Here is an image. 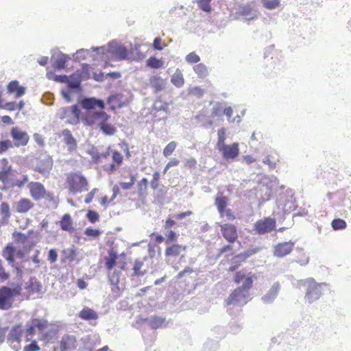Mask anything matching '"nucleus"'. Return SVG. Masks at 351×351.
<instances>
[{"instance_id":"obj_1","label":"nucleus","mask_w":351,"mask_h":351,"mask_svg":"<svg viewBox=\"0 0 351 351\" xmlns=\"http://www.w3.org/2000/svg\"><path fill=\"white\" fill-rule=\"evenodd\" d=\"M81 104L88 110L82 117L84 125L99 128L104 121L110 120V116L103 111L105 104L102 100L94 97L85 98Z\"/></svg>"},{"instance_id":"obj_2","label":"nucleus","mask_w":351,"mask_h":351,"mask_svg":"<svg viewBox=\"0 0 351 351\" xmlns=\"http://www.w3.org/2000/svg\"><path fill=\"white\" fill-rule=\"evenodd\" d=\"M87 178L80 171H71L66 175L65 188L73 194L88 191Z\"/></svg>"},{"instance_id":"obj_3","label":"nucleus","mask_w":351,"mask_h":351,"mask_svg":"<svg viewBox=\"0 0 351 351\" xmlns=\"http://www.w3.org/2000/svg\"><path fill=\"white\" fill-rule=\"evenodd\" d=\"M25 255V249H17L13 243L6 244L1 251L2 257L8 262L9 265L17 271L19 270V267L16 259L23 260Z\"/></svg>"},{"instance_id":"obj_4","label":"nucleus","mask_w":351,"mask_h":351,"mask_svg":"<svg viewBox=\"0 0 351 351\" xmlns=\"http://www.w3.org/2000/svg\"><path fill=\"white\" fill-rule=\"evenodd\" d=\"M21 288H10L6 286L0 288V310H8L12 308L14 298L21 295Z\"/></svg>"},{"instance_id":"obj_5","label":"nucleus","mask_w":351,"mask_h":351,"mask_svg":"<svg viewBox=\"0 0 351 351\" xmlns=\"http://www.w3.org/2000/svg\"><path fill=\"white\" fill-rule=\"evenodd\" d=\"M302 285L306 290L305 299L308 303L317 300L322 295V285L315 282L313 278L304 280Z\"/></svg>"},{"instance_id":"obj_6","label":"nucleus","mask_w":351,"mask_h":351,"mask_svg":"<svg viewBox=\"0 0 351 351\" xmlns=\"http://www.w3.org/2000/svg\"><path fill=\"white\" fill-rule=\"evenodd\" d=\"M27 188L32 198L35 201L45 199L48 201L53 200V195L47 191L45 186L39 182H30Z\"/></svg>"},{"instance_id":"obj_7","label":"nucleus","mask_w":351,"mask_h":351,"mask_svg":"<svg viewBox=\"0 0 351 351\" xmlns=\"http://www.w3.org/2000/svg\"><path fill=\"white\" fill-rule=\"evenodd\" d=\"M60 119L71 125H77L80 123L81 110L77 105H73L71 107H64L59 110L58 112Z\"/></svg>"},{"instance_id":"obj_8","label":"nucleus","mask_w":351,"mask_h":351,"mask_svg":"<svg viewBox=\"0 0 351 351\" xmlns=\"http://www.w3.org/2000/svg\"><path fill=\"white\" fill-rule=\"evenodd\" d=\"M186 246L178 243H171L167 245L165 250V256L167 263H171L176 258H178L180 262L184 259V253L186 252Z\"/></svg>"},{"instance_id":"obj_9","label":"nucleus","mask_w":351,"mask_h":351,"mask_svg":"<svg viewBox=\"0 0 351 351\" xmlns=\"http://www.w3.org/2000/svg\"><path fill=\"white\" fill-rule=\"evenodd\" d=\"M276 228V220L271 217H265L258 220L254 225V230L259 234L271 232Z\"/></svg>"},{"instance_id":"obj_10","label":"nucleus","mask_w":351,"mask_h":351,"mask_svg":"<svg viewBox=\"0 0 351 351\" xmlns=\"http://www.w3.org/2000/svg\"><path fill=\"white\" fill-rule=\"evenodd\" d=\"M10 135L13 140L12 143L16 147L25 146L29 140L28 134L17 127L11 129Z\"/></svg>"},{"instance_id":"obj_11","label":"nucleus","mask_w":351,"mask_h":351,"mask_svg":"<svg viewBox=\"0 0 351 351\" xmlns=\"http://www.w3.org/2000/svg\"><path fill=\"white\" fill-rule=\"evenodd\" d=\"M249 292L246 291V289L238 287L228 298L226 304L228 305L245 304Z\"/></svg>"},{"instance_id":"obj_12","label":"nucleus","mask_w":351,"mask_h":351,"mask_svg":"<svg viewBox=\"0 0 351 351\" xmlns=\"http://www.w3.org/2000/svg\"><path fill=\"white\" fill-rule=\"evenodd\" d=\"M220 232L224 239L229 243H234L238 239L237 228L232 223L220 225Z\"/></svg>"},{"instance_id":"obj_13","label":"nucleus","mask_w":351,"mask_h":351,"mask_svg":"<svg viewBox=\"0 0 351 351\" xmlns=\"http://www.w3.org/2000/svg\"><path fill=\"white\" fill-rule=\"evenodd\" d=\"M295 247V241H283L277 243L274 247V255L282 258L291 254Z\"/></svg>"},{"instance_id":"obj_14","label":"nucleus","mask_w":351,"mask_h":351,"mask_svg":"<svg viewBox=\"0 0 351 351\" xmlns=\"http://www.w3.org/2000/svg\"><path fill=\"white\" fill-rule=\"evenodd\" d=\"M222 156L226 160H234L239 154V144L234 143L231 145H223L218 148Z\"/></svg>"},{"instance_id":"obj_15","label":"nucleus","mask_w":351,"mask_h":351,"mask_svg":"<svg viewBox=\"0 0 351 351\" xmlns=\"http://www.w3.org/2000/svg\"><path fill=\"white\" fill-rule=\"evenodd\" d=\"M53 165L52 158L49 156H45L38 160L34 170L42 175L47 176L52 169Z\"/></svg>"},{"instance_id":"obj_16","label":"nucleus","mask_w":351,"mask_h":351,"mask_svg":"<svg viewBox=\"0 0 351 351\" xmlns=\"http://www.w3.org/2000/svg\"><path fill=\"white\" fill-rule=\"evenodd\" d=\"M110 51L114 59L121 60L128 57V50L123 45H119L117 43H111L110 44Z\"/></svg>"},{"instance_id":"obj_17","label":"nucleus","mask_w":351,"mask_h":351,"mask_svg":"<svg viewBox=\"0 0 351 351\" xmlns=\"http://www.w3.org/2000/svg\"><path fill=\"white\" fill-rule=\"evenodd\" d=\"M34 207V202L26 197L21 198L14 204L15 210L18 213H26L33 209Z\"/></svg>"},{"instance_id":"obj_18","label":"nucleus","mask_w":351,"mask_h":351,"mask_svg":"<svg viewBox=\"0 0 351 351\" xmlns=\"http://www.w3.org/2000/svg\"><path fill=\"white\" fill-rule=\"evenodd\" d=\"M60 136L63 137V141L68 147V150L69 152H73L77 148V141L75 138L73 136L71 131L68 129H65L62 131L61 134L59 135Z\"/></svg>"},{"instance_id":"obj_19","label":"nucleus","mask_w":351,"mask_h":351,"mask_svg":"<svg viewBox=\"0 0 351 351\" xmlns=\"http://www.w3.org/2000/svg\"><path fill=\"white\" fill-rule=\"evenodd\" d=\"M75 338L72 335H64L60 341V351H66L75 347Z\"/></svg>"},{"instance_id":"obj_20","label":"nucleus","mask_w":351,"mask_h":351,"mask_svg":"<svg viewBox=\"0 0 351 351\" xmlns=\"http://www.w3.org/2000/svg\"><path fill=\"white\" fill-rule=\"evenodd\" d=\"M3 165V169L0 171V182L6 184L9 182V177L12 171V166L9 165V162L6 158L1 160Z\"/></svg>"},{"instance_id":"obj_21","label":"nucleus","mask_w":351,"mask_h":351,"mask_svg":"<svg viewBox=\"0 0 351 351\" xmlns=\"http://www.w3.org/2000/svg\"><path fill=\"white\" fill-rule=\"evenodd\" d=\"M9 93H15L16 97H20L25 93V88L19 85L16 80L11 81L7 87Z\"/></svg>"},{"instance_id":"obj_22","label":"nucleus","mask_w":351,"mask_h":351,"mask_svg":"<svg viewBox=\"0 0 351 351\" xmlns=\"http://www.w3.org/2000/svg\"><path fill=\"white\" fill-rule=\"evenodd\" d=\"M112 162L108 167V171L110 173L114 172L123 162V157L122 154L117 150L112 151Z\"/></svg>"},{"instance_id":"obj_23","label":"nucleus","mask_w":351,"mask_h":351,"mask_svg":"<svg viewBox=\"0 0 351 351\" xmlns=\"http://www.w3.org/2000/svg\"><path fill=\"white\" fill-rule=\"evenodd\" d=\"M228 197L223 195L222 193H218L215 199V204L217 206V210L219 214H222L224 212V209L228 204Z\"/></svg>"},{"instance_id":"obj_24","label":"nucleus","mask_w":351,"mask_h":351,"mask_svg":"<svg viewBox=\"0 0 351 351\" xmlns=\"http://www.w3.org/2000/svg\"><path fill=\"white\" fill-rule=\"evenodd\" d=\"M79 317L83 320L90 321L98 319V314L93 309L88 307H84L79 313Z\"/></svg>"},{"instance_id":"obj_25","label":"nucleus","mask_w":351,"mask_h":351,"mask_svg":"<svg viewBox=\"0 0 351 351\" xmlns=\"http://www.w3.org/2000/svg\"><path fill=\"white\" fill-rule=\"evenodd\" d=\"M149 82L155 93L160 92L165 88V82L160 76L153 75L150 77Z\"/></svg>"},{"instance_id":"obj_26","label":"nucleus","mask_w":351,"mask_h":351,"mask_svg":"<svg viewBox=\"0 0 351 351\" xmlns=\"http://www.w3.org/2000/svg\"><path fill=\"white\" fill-rule=\"evenodd\" d=\"M60 226L62 230L72 232L73 230V220L69 214H64L60 221Z\"/></svg>"},{"instance_id":"obj_27","label":"nucleus","mask_w":351,"mask_h":351,"mask_svg":"<svg viewBox=\"0 0 351 351\" xmlns=\"http://www.w3.org/2000/svg\"><path fill=\"white\" fill-rule=\"evenodd\" d=\"M118 255L113 250H110L108 253V256L104 258L105 266L108 271H111L115 266Z\"/></svg>"},{"instance_id":"obj_28","label":"nucleus","mask_w":351,"mask_h":351,"mask_svg":"<svg viewBox=\"0 0 351 351\" xmlns=\"http://www.w3.org/2000/svg\"><path fill=\"white\" fill-rule=\"evenodd\" d=\"M144 262L140 259H136L134 262L133 274L134 276H142L146 273V269H143Z\"/></svg>"},{"instance_id":"obj_29","label":"nucleus","mask_w":351,"mask_h":351,"mask_svg":"<svg viewBox=\"0 0 351 351\" xmlns=\"http://www.w3.org/2000/svg\"><path fill=\"white\" fill-rule=\"evenodd\" d=\"M108 103L110 105V109L114 110L123 106L121 97L120 95H113L108 97Z\"/></svg>"},{"instance_id":"obj_30","label":"nucleus","mask_w":351,"mask_h":351,"mask_svg":"<svg viewBox=\"0 0 351 351\" xmlns=\"http://www.w3.org/2000/svg\"><path fill=\"white\" fill-rule=\"evenodd\" d=\"M32 232L33 230H29L28 232V235H26L22 232H14L12 234V237L16 244L24 245L27 242L29 235Z\"/></svg>"},{"instance_id":"obj_31","label":"nucleus","mask_w":351,"mask_h":351,"mask_svg":"<svg viewBox=\"0 0 351 351\" xmlns=\"http://www.w3.org/2000/svg\"><path fill=\"white\" fill-rule=\"evenodd\" d=\"M171 83L176 87H182L184 84V80L182 71L177 69L173 74L171 79Z\"/></svg>"},{"instance_id":"obj_32","label":"nucleus","mask_w":351,"mask_h":351,"mask_svg":"<svg viewBox=\"0 0 351 351\" xmlns=\"http://www.w3.org/2000/svg\"><path fill=\"white\" fill-rule=\"evenodd\" d=\"M99 128L104 134L109 136L114 134L117 131L116 128L109 121H104Z\"/></svg>"},{"instance_id":"obj_33","label":"nucleus","mask_w":351,"mask_h":351,"mask_svg":"<svg viewBox=\"0 0 351 351\" xmlns=\"http://www.w3.org/2000/svg\"><path fill=\"white\" fill-rule=\"evenodd\" d=\"M280 289L279 283H275L271 289L269 290L267 293L265 295L264 300L266 302H270L273 300L278 295Z\"/></svg>"},{"instance_id":"obj_34","label":"nucleus","mask_w":351,"mask_h":351,"mask_svg":"<svg viewBox=\"0 0 351 351\" xmlns=\"http://www.w3.org/2000/svg\"><path fill=\"white\" fill-rule=\"evenodd\" d=\"M193 71L200 78H204L208 74L207 67L202 63L195 65L193 66Z\"/></svg>"},{"instance_id":"obj_35","label":"nucleus","mask_w":351,"mask_h":351,"mask_svg":"<svg viewBox=\"0 0 351 351\" xmlns=\"http://www.w3.org/2000/svg\"><path fill=\"white\" fill-rule=\"evenodd\" d=\"M165 324V319L161 317L154 316L149 320V326L154 329L162 327Z\"/></svg>"},{"instance_id":"obj_36","label":"nucleus","mask_w":351,"mask_h":351,"mask_svg":"<svg viewBox=\"0 0 351 351\" xmlns=\"http://www.w3.org/2000/svg\"><path fill=\"white\" fill-rule=\"evenodd\" d=\"M147 66L152 69H159L163 66V62L156 57H149L147 62Z\"/></svg>"},{"instance_id":"obj_37","label":"nucleus","mask_w":351,"mask_h":351,"mask_svg":"<svg viewBox=\"0 0 351 351\" xmlns=\"http://www.w3.org/2000/svg\"><path fill=\"white\" fill-rule=\"evenodd\" d=\"M68 60V57L64 54L58 55L55 62L53 64V66L57 69H62L65 67L66 62Z\"/></svg>"},{"instance_id":"obj_38","label":"nucleus","mask_w":351,"mask_h":351,"mask_svg":"<svg viewBox=\"0 0 351 351\" xmlns=\"http://www.w3.org/2000/svg\"><path fill=\"white\" fill-rule=\"evenodd\" d=\"M253 278H256L255 275L252 272L248 273L247 277L244 280L242 286L240 288L245 289H246V291L249 292V290L253 286Z\"/></svg>"},{"instance_id":"obj_39","label":"nucleus","mask_w":351,"mask_h":351,"mask_svg":"<svg viewBox=\"0 0 351 351\" xmlns=\"http://www.w3.org/2000/svg\"><path fill=\"white\" fill-rule=\"evenodd\" d=\"M36 333V328L33 325V324L31 322L29 324L26 325V330L25 332V341H30L32 339V337L34 336Z\"/></svg>"},{"instance_id":"obj_40","label":"nucleus","mask_w":351,"mask_h":351,"mask_svg":"<svg viewBox=\"0 0 351 351\" xmlns=\"http://www.w3.org/2000/svg\"><path fill=\"white\" fill-rule=\"evenodd\" d=\"M32 323L34 326L36 328H37L40 331H43L48 326V322L47 320L40 319H32L31 320Z\"/></svg>"},{"instance_id":"obj_41","label":"nucleus","mask_w":351,"mask_h":351,"mask_svg":"<svg viewBox=\"0 0 351 351\" xmlns=\"http://www.w3.org/2000/svg\"><path fill=\"white\" fill-rule=\"evenodd\" d=\"M263 6L268 10H274L279 7L280 0H261Z\"/></svg>"},{"instance_id":"obj_42","label":"nucleus","mask_w":351,"mask_h":351,"mask_svg":"<svg viewBox=\"0 0 351 351\" xmlns=\"http://www.w3.org/2000/svg\"><path fill=\"white\" fill-rule=\"evenodd\" d=\"M177 147V143L176 141H171L163 149V156L165 157H168L172 154V153L176 150Z\"/></svg>"},{"instance_id":"obj_43","label":"nucleus","mask_w":351,"mask_h":351,"mask_svg":"<svg viewBox=\"0 0 351 351\" xmlns=\"http://www.w3.org/2000/svg\"><path fill=\"white\" fill-rule=\"evenodd\" d=\"M211 0H197V3L199 7V8L207 13L211 12V6H210Z\"/></svg>"},{"instance_id":"obj_44","label":"nucleus","mask_w":351,"mask_h":351,"mask_svg":"<svg viewBox=\"0 0 351 351\" xmlns=\"http://www.w3.org/2000/svg\"><path fill=\"white\" fill-rule=\"evenodd\" d=\"M148 180L144 178L141 179L137 184L139 195H143L147 189Z\"/></svg>"},{"instance_id":"obj_45","label":"nucleus","mask_w":351,"mask_h":351,"mask_svg":"<svg viewBox=\"0 0 351 351\" xmlns=\"http://www.w3.org/2000/svg\"><path fill=\"white\" fill-rule=\"evenodd\" d=\"M0 212L5 219H8L10 217V206L7 202H2L0 206Z\"/></svg>"},{"instance_id":"obj_46","label":"nucleus","mask_w":351,"mask_h":351,"mask_svg":"<svg viewBox=\"0 0 351 351\" xmlns=\"http://www.w3.org/2000/svg\"><path fill=\"white\" fill-rule=\"evenodd\" d=\"M331 225L334 230H342L346 227V221L343 219L339 218L332 220Z\"/></svg>"},{"instance_id":"obj_47","label":"nucleus","mask_w":351,"mask_h":351,"mask_svg":"<svg viewBox=\"0 0 351 351\" xmlns=\"http://www.w3.org/2000/svg\"><path fill=\"white\" fill-rule=\"evenodd\" d=\"M84 234L87 237L98 238L101 235V232L99 229H95L91 227H88L85 229Z\"/></svg>"},{"instance_id":"obj_48","label":"nucleus","mask_w":351,"mask_h":351,"mask_svg":"<svg viewBox=\"0 0 351 351\" xmlns=\"http://www.w3.org/2000/svg\"><path fill=\"white\" fill-rule=\"evenodd\" d=\"M217 136H218V141H217V148H219V147L225 145L226 130L223 128L218 130Z\"/></svg>"},{"instance_id":"obj_49","label":"nucleus","mask_w":351,"mask_h":351,"mask_svg":"<svg viewBox=\"0 0 351 351\" xmlns=\"http://www.w3.org/2000/svg\"><path fill=\"white\" fill-rule=\"evenodd\" d=\"M185 60L189 64H195L200 61V58L195 51H193L186 56Z\"/></svg>"},{"instance_id":"obj_50","label":"nucleus","mask_w":351,"mask_h":351,"mask_svg":"<svg viewBox=\"0 0 351 351\" xmlns=\"http://www.w3.org/2000/svg\"><path fill=\"white\" fill-rule=\"evenodd\" d=\"M130 182H120V186L123 190H128L132 187L134 184L136 178L135 176L132 174L129 175Z\"/></svg>"},{"instance_id":"obj_51","label":"nucleus","mask_w":351,"mask_h":351,"mask_svg":"<svg viewBox=\"0 0 351 351\" xmlns=\"http://www.w3.org/2000/svg\"><path fill=\"white\" fill-rule=\"evenodd\" d=\"M178 239V234L173 230H169L166 234L165 243L167 245H169V243H174L173 242L176 241Z\"/></svg>"},{"instance_id":"obj_52","label":"nucleus","mask_w":351,"mask_h":351,"mask_svg":"<svg viewBox=\"0 0 351 351\" xmlns=\"http://www.w3.org/2000/svg\"><path fill=\"white\" fill-rule=\"evenodd\" d=\"M13 147H14V145L10 140L0 141V154L5 152L8 149Z\"/></svg>"},{"instance_id":"obj_53","label":"nucleus","mask_w":351,"mask_h":351,"mask_svg":"<svg viewBox=\"0 0 351 351\" xmlns=\"http://www.w3.org/2000/svg\"><path fill=\"white\" fill-rule=\"evenodd\" d=\"M22 332L23 330L21 329V326L20 325L15 326L12 330V336L16 341H19L22 335Z\"/></svg>"},{"instance_id":"obj_54","label":"nucleus","mask_w":351,"mask_h":351,"mask_svg":"<svg viewBox=\"0 0 351 351\" xmlns=\"http://www.w3.org/2000/svg\"><path fill=\"white\" fill-rule=\"evenodd\" d=\"M86 217L90 223H94L97 222V221H99V215L95 210H88L86 214Z\"/></svg>"},{"instance_id":"obj_55","label":"nucleus","mask_w":351,"mask_h":351,"mask_svg":"<svg viewBox=\"0 0 351 351\" xmlns=\"http://www.w3.org/2000/svg\"><path fill=\"white\" fill-rule=\"evenodd\" d=\"M221 217H226L228 220L233 221L236 219V217L233 211L230 208L224 209V212L222 214H219Z\"/></svg>"},{"instance_id":"obj_56","label":"nucleus","mask_w":351,"mask_h":351,"mask_svg":"<svg viewBox=\"0 0 351 351\" xmlns=\"http://www.w3.org/2000/svg\"><path fill=\"white\" fill-rule=\"evenodd\" d=\"M224 108L221 105L217 104L213 108L212 116L213 117H221L223 114Z\"/></svg>"},{"instance_id":"obj_57","label":"nucleus","mask_w":351,"mask_h":351,"mask_svg":"<svg viewBox=\"0 0 351 351\" xmlns=\"http://www.w3.org/2000/svg\"><path fill=\"white\" fill-rule=\"evenodd\" d=\"M160 179V174L158 171H156L153 174V179L151 181V186L153 189H156L158 187V182Z\"/></svg>"},{"instance_id":"obj_58","label":"nucleus","mask_w":351,"mask_h":351,"mask_svg":"<svg viewBox=\"0 0 351 351\" xmlns=\"http://www.w3.org/2000/svg\"><path fill=\"white\" fill-rule=\"evenodd\" d=\"M9 278V274L5 271V269L3 265V262L0 259V281H5Z\"/></svg>"},{"instance_id":"obj_59","label":"nucleus","mask_w":351,"mask_h":351,"mask_svg":"<svg viewBox=\"0 0 351 351\" xmlns=\"http://www.w3.org/2000/svg\"><path fill=\"white\" fill-rule=\"evenodd\" d=\"M247 275L245 274V273L243 271H237L234 277V281L239 284L242 280H245Z\"/></svg>"},{"instance_id":"obj_60","label":"nucleus","mask_w":351,"mask_h":351,"mask_svg":"<svg viewBox=\"0 0 351 351\" xmlns=\"http://www.w3.org/2000/svg\"><path fill=\"white\" fill-rule=\"evenodd\" d=\"M40 347L38 346L36 341H34L30 344H28L23 348V351H38Z\"/></svg>"},{"instance_id":"obj_61","label":"nucleus","mask_w":351,"mask_h":351,"mask_svg":"<svg viewBox=\"0 0 351 351\" xmlns=\"http://www.w3.org/2000/svg\"><path fill=\"white\" fill-rule=\"evenodd\" d=\"M98 191V189L96 188L93 189L86 195L84 199V202L86 204H90L95 195V193Z\"/></svg>"},{"instance_id":"obj_62","label":"nucleus","mask_w":351,"mask_h":351,"mask_svg":"<svg viewBox=\"0 0 351 351\" xmlns=\"http://www.w3.org/2000/svg\"><path fill=\"white\" fill-rule=\"evenodd\" d=\"M256 252L255 250H252L250 252H245L243 253H240L237 255L235 258H239L241 261H245L248 257Z\"/></svg>"},{"instance_id":"obj_63","label":"nucleus","mask_w":351,"mask_h":351,"mask_svg":"<svg viewBox=\"0 0 351 351\" xmlns=\"http://www.w3.org/2000/svg\"><path fill=\"white\" fill-rule=\"evenodd\" d=\"M197 166V161L195 158H189L184 162V167L189 169H193Z\"/></svg>"},{"instance_id":"obj_64","label":"nucleus","mask_w":351,"mask_h":351,"mask_svg":"<svg viewBox=\"0 0 351 351\" xmlns=\"http://www.w3.org/2000/svg\"><path fill=\"white\" fill-rule=\"evenodd\" d=\"M57 259H58V254H57L56 250L54 249L50 250L49 252V255H48V261L51 263H53L56 262Z\"/></svg>"}]
</instances>
